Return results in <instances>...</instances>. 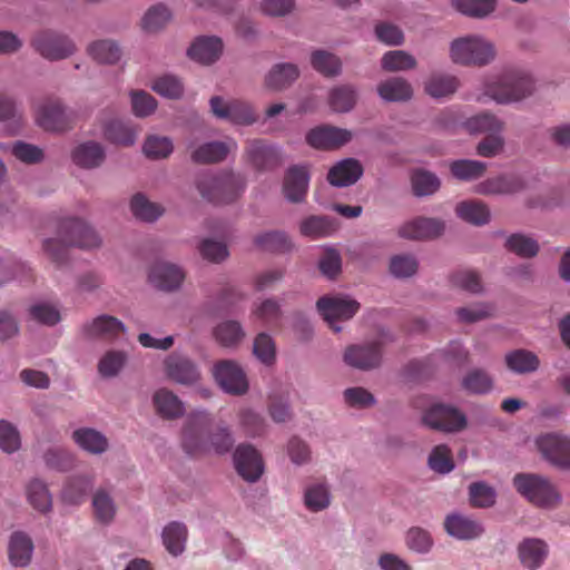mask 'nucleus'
<instances>
[{
    "instance_id": "nucleus-1",
    "label": "nucleus",
    "mask_w": 570,
    "mask_h": 570,
    "mask_svg": "<svg viewBox=\"0 0 570 570\" xmlns=\"http://www.w3.org/2000/svg\"><path fill=\"white\" fill-rule=\"evenodd\" d=\"M234 443L230 430L225 425L215 424L206 411L190 413L185 422L181 446L189 455L225 454L233 449Z\"/></svg>"
},
{
    "instance_id": "nucleus-2",
    "label": "nucleus",
    "mask_w": 570,
    "mask_h": 570,
    "mask_svg": "<svg viewBox=\"0 0 570 570\" xmlns=\"http://www.w3.org/2000/svg\"><path fill=\"white\" fill-rule=\"evenodd\" d=\"M57 237L43 242V252L52 263L61 266L67 261L68 248L71 246L89 249L100 246L98 234L82 219L68 217L57 225Z\"/></svg>"
},
{
    "instance_id": "nucleus-3",
    "label": "nucleus",
    "mask_w": 570,
    "mask_h": 570,
    "mask_svg": "<svg viewBox=\"0 0 570 570\" xmlns=\"http://www.w3.org/2000/svg\"><path fill=\"white\" fill-rule=\"evenodd\" d=\"M197 188L203 196L214 204H228L234 202L245 188L240 175L223 171L217 175L204 174L197 181Z\"/></svg>"
},
{
    "instance_id": "nucleus-4",
    "label": "nucleus",
    "mask_w": 570,
    "mask_h": 570,
    "mask_svg": "<svg viewBox=\"0 0 570 570\" xmlns=\"http://www.w3.org/2000/svg\"><path fill=\"white\" fill-rule=\"evenodd\" d=\"M515 490L532 504L540 508H554L561 497L546 478L532 473H518L513 478Z\"/></svg>"
},
{
    "instance_id": "nucleus-5",
    "label": "nucleus",
    "mask_w": 570,
    "mask_h": 570,
    "mask_svg": "<svg viewBox=\"0 0 570 570\" xmlns=\"http://www.w3.org/2000/svg\"><path fill=\"white\" fill-rule=\"evenodd\" d=\"M451 58L455 63L483 66L494 59L492 43L478 36L455 39L451 43Z\"/></svg>"
},
{
    "instance_id": "nucleus-6",
    "label": "nucleus",
    "mask_w": 570,
    "mask_h": 570,
    "mask_svg": "<svg viewBox=\"0 0 570 570\" xmlns=\"http://www.w3.org/2000/svg\"><path fill=\"white\" fill-rule=\"evenodd\" d=\"M533 91V80L524 71H513L503 76L494 85L488 87L487 94L500 104L519 101Z\"/></svg>"
},
{
    "instance_id": "nucleus-7",
    "label": "nucleus",
    "mask_w": 570,
    "mask_h": 570,
    "mask_svg": "<svg viewBox=\"0 0 570 570\" xmlns=\"http://www.w3.org/2000/svg\"><path fill=\"white\" fill-rule=\"evenodd\" d=\"M423 423L430 429L455 433L464 430L468 425L466 416L459 409L445 405L433 404L423 414Z\"/></svg>"
},
{
    "instance_id": "nucleus-8",
    "label": "nucleus",
    "mask_w": 570,
    "mask_h": 570,
    "mask_svg": "<svg viewBox=\"0 0 570 570\" xmlns=\"http://www.w3.org/2000/svg\"><path fill=\"white\" fill-rule=\"evenodd\" d=\"M31 45L41 57L51 61L66 59L76 51L71 39L53 31L37 33Z\"/></svg>"
},
{
    "instance_id": "nucleus-9",
    "label": "nucleus",
    "mask_w": 570,
    "mask_h": 570,
    "mask_svg": "<svg viewBox=\"0 0 570 570\" xmlns=\"http://www.w3.org/2000/svg\"><path fill=\"white\" fill-rule=\"evenodd\" d=\"M316 306L334 332L341 331V327L335 324L337 321H347L360 309L357 301L342 296H323L317 301Z\"/></svg>"
},
{
    "instance_id": "nucleus-10",
    "label": "nucleus",
    "mask_w": 570,
    "mask_h": 570,
    "mask_svg": "<svg viewBox=\"0 0 570 570\" xmlns=\"http://www.w3.org/2000/svg\"><path fill=\"white\" fill-rule=\"evenodd\" d=\"M36 119L45 130L65 131L71 128L75 114L66 109L59 99L50 98L39 106Z\"/></svg>"
},
{
    "instance_id": "nucleus-11",
    "label": "nucleus",
    "mask_w": 570,
    "mask_h": 570,
    "mask_svg": "<svg viewBox=\"0 0 570 570\" xmlns=\"http://www.w3.org/2000/svg\"><path fill=\"white\" fill-rule=\"evenodd\" d=\"M213 374L218 385L233 395L245 394L248 382L243 368L232 360H223L214 365Z\"/></svg>"
},
{
    "instance_id": "nucleus-12",
    "label": "nucleus",
    "mask_w": 570,
    "mask_h": 570,
    "mask_svg": "<svg viewBox=\"0 0 570 570\" xmlns=\"http://www.w3.org/2000/svg\"><path fill=\"white\" fill-rule=\"evenodd\" d=\"M210 110L219 119H226L236 125H252L256 121L253 107L243 100L224 101L215 96L210 98Z\"/></svg>"
},
{
    "instance_id": "nucleus-13",
    "label": "nucleus",
    "mask_w": 570,
    "mask_h": 570,
    "mask_svg": "<svg viewBox=\"0 0 570 570\" xmlns=\"http://www.w3.org/2000/svg\"><path fill=\"white\" fill-rule=\"evenodd\" d=\"M537 445L546 460L556 466L570 469V438L549 433L537 440Z\"/></svg>"
},
{
    "instance_id": "nucleus-14",
    "label": "nucleus",
    "mask_w": 570,
    "mask_h": 570,
    "mask_svg": "<svg viewBox=\"0 0 570 570\" xmlns=\"http://www.w3.org/2000/svg\"><path fill=\"white\" fill-rule=\"evenodd\" d=\"M237 473L247 482H256L264 473L261 453L250 444H239L234 452Z\"/></svg>"
},
{
    "instance_id": "nucleus-15",
    "label": "nucleus",
    "mask_w": 570,
    "mask_h": 570,
    "mask_svg": "<svg viewBox=\"0 0 570 570\" xmlns=\"http://www.w3.org/2000/svg\"><path fill=\"white\" fill-rule=\"evenodd\" d=\"M344 361L358 370L375 368L382 361V343L374 341L366 344L351 345L344 353Z\"/></svg>"
},
{
    "instance_id": "nucleus-16",
    "label": "nucleus",
    "mask_w": 570,
    "mask_h": 570,
    "mask_svg": "<svg viewBox=\"0 0 570 570\" xmlns=\"http://www.w3.org/2000/svg\"><path fill=\"white\" fill-rule=\"evenodd\" d=\"M352 132L347 129L334 126H321L308 131L306 141L316 149H336L352 139Z\"/></svg>"
},
{
    "instance_id": "nucleus-17",
    "label": "nucleus",
    "mask_w": 570,
    "mask_h": 570,
    "mask_svg": "<svg viewBox=\"0 0 570 570\" xmlns=\"http://www.w3.org/2000/svg\"><path fill=\"white\" fill-rule=\"evenodd\" d=\"M309 184V173L306 166H292L287 169L283 190L287 200L291 203L304 202Z\"/></svg>"
},
{
    "instance_id": "nucleus-18",
    "label": "nucleus",
    "mask_w": 570,
    "mask_h": 570,
    "mask_svg": "<svg viewBox=\"0 0 570 570\" xmlns=\"http://www.w3.org/2000/svg\"><path fill=\"white\" fill-rule=\"evenodd\" d=\"M363 166L355 158H345L332 166L327 173V181L334 187L354 185L363 175Z\"/></svg>"
},
{
    "instance_id": "nucleus-19",
    "label": "nucleus",
    "mask_w": 570,
    "mask_h": 570,
    "mask_svg": "<svg viewBox=\"0 0 570 570\" xmlns=\"http://www.w3.org/2000/svg\"><path fill=\"white\" fill-rule=\"evenodd\" d=\"M165 368L167 376L179 384H194L200 377L197 366L183 355L170 354L165 360Z\"/></svg>"
},
{
    "instance_id": "nucleus-20",
    "label": "nucleus",
    "mask_w": 570,
    "mask_h": 570,
    "mask_svg": "<svg viewBox=\"0 0 570 570\" xmlns=\"http://www.w3.org/2000/svg\"><path fill=\"white\" fill-rule=\"evenodd\" d=\"M444 230V224L438 219L419 217L403 224L399 235L403 238L421 240L440 236Z\"/></svg>"
},
{
    "instance_id": "nucleus-21",
    "label": "nucleus",
    "mask_w": 570,
    "mask_h": 570,
    "mask_svg": "<svg viewBox=\"0 0 570 570\" xmlns=\"http://www.w3.org/2000/svg\"><path fill=\"white\" fill-rule=\"evenodd\" d=\"M245 153L250 164L259 170L274 168L281 163L278 150L264 140L248 141Z\"/></svg>"
},
{
    "instance_id": "nucleus-22",
    "label": "nucleus",
    "mask_w": 570,
    "mask_h": 570,
    "mask_svg": "<svg viewBox=\"0 0 570 570\" xmlns=\"http://www.w3.org/2000/svg\"><path fill=\"white\" fill-rule=\"evenodd\" d=\"M524 181L517 175H500L480 183L475 190L481 195H511L521 191Z\"/></svg>"
},
{
    "instance_id": "nucleus-23",
    "label": "nucleus",
    "mask_w": 570,
    "mask_h": 570,
    "mask_svg": "<svg viewBox=\"0 0 570 570\" xmlns=\"http://www.w3.org/2000/svg\"><path fill=\"white\" fill-rule=\"evenodd\" d=\"M222 52L223 41L220 38L214 36L198 37L188 49L190 59L202 65L215 62L220 57Z\"/></svg>"
},
{
    "instance_id": "nucleus-24",
    "label": "nucleus",
    "mask_w": 570,
    "mask_h": 570,
    "mask_svg": "<svg viewBox=\"0 0 570 570\" xmlns=\"http://www.w3.org/2000/svg\"><path fill=\"white\" fill-rule=\"evenodd\" d=\"M185 278L184 272L169 263L155 264L149 273V281L163 291H174L180 286Z\"/></svg>"
},
{
    "instance_id": "nucleus-25",
    "label": "nucleus",
    "mask_w": 570,
    "mask_h": 570,
    "mask_svg": "<svg viewBox=\"0 0 570 570\" xmlns=\"http://www.w3.org/2000/svg\"><path fill=\"white\" fill-rule=\"evenodd\" d=\"M444 529L451 537L459 540H473L483 533V528L479 522L461 514L448 515Z\"/></svg>"
},
{
    "instance_id": "nucleus-26",
    "label": "nucleus",
    "mask_w": 570,
    "mask_h": 570,
    "mask_svg": "<svg viewBox=\"0 0 570 570\" xmlns=\"http://www.w3.org/2000/svg\"><path fill=\"white\" fill-rule=\"evenodd\" d=\"M72 161L81 168L92 169L99 167L105 158L104 147L96 141H87L78 145L71 153Z\"/></svg>"
},
{
    "instance_id": "nucleus-27",
    "label": "nucleus",
    "mask_w": 570,
    "mask_h": 570,
    "mask_svg": "<svg viewBox=\"0 0 570 570\" xmlns=\"http://www.w3.org/2000/svg\"><path fill=\"white\" fill-rule=\"evenodd\" d=\"M377 94L384 101L404 102L412 98L413 89L406 79L392 77L377 85Z\"/></svg>"
},
{
    "instance_id": "nucleus-28",
    "label": "nucleus",
    "mask_w": 570,
    "mask_h": 570,
    "mask_svg": "<svg viewBox=\"0 0 570 570\" xmlns=\"http://www.w3.org/2000/svg\"><path fill=\"white\" fill-rule=\"evenodd\" d=\"M153 403L157 414L167 420L180 417L185 412L184 403L168 389L156 391Z\"/></svg>"
},
{
    "instance_id": "nucleus-29",
    "label": "nucleus",
    "mask_w": 570,
    "mask_h": 570,
    "mask_svg": "<svg viewBox=\"0 0 570 570\" xmlns=\"http://www.w3.org/2000/svg\"><path fill=\"white\" fill-rule=\"evenodd\" d=\"M137 132L136 126L129 120L112 119L104 127V136L108 141L125 147L134 145Z\"/></svg>"
},
{
    "instance_id": "nucleus-30",
    "label": "nucleus",
    "mask_w": 570,
    "mask_h": 570,
    "mask_svg": "<svg viewBox=\"0 0 570 570\" xmlns=\"http://www.w3.org/2000/svg\"><path fill=\"white\" fill-rule=\"evenodd\" d=\"M83 331L90 337L114 340L125 332V326L114 316L101 315L86 324Z\"/></svg>"
},
{
    "instance_id": "nucleus-31",
    "label": "nucleus",
    "mask_w": 570,
    "mask_h": 570,
    "mask_svg": "<svg viewBox=\"0 0 570 570\" xmlns=\"http://www.w3.org/2000/svg\"><path fill=\"white\" fill-rule=\"evenodd\" d=\"M75 443L86 452L101 454L108 450V439L91 428H80L72 432Z\"/></svg>"
},
{
    "instance_id": "nucleus-32",
    "label": "nucleus",
    "mask_w": 570,
    "mask_h": 570,
    "mask_svg": "<svg viewBox=\"0 0 570 570\" xmlns=\"http://www.w3.org/2000/svg\"><path fill=\"white\" fill-rule=\"evenodd\" d=\"M518 550L521 563L530 570L539 568L548 553L547 544L540 539H524Z\"/></svg>"
},
{
    "instance_id": "nucleus-33",
    "label": "nucleus",
    "mask_w": 570,
    "mask_h": 570,
    "mask_svg": "<svg viewBox=\"0 0 570 570\" xmlns=\"http://www.w3.org/2000/svg\"><path fill=\"white\" fill-rule=\"evenodd\" d=\"M299 76V70L294 63H277L265 78V85L272 90H283L291 86Z\"/></svg>"
},
{
    "instance_id": "nucleus-34",
    "label": "nucleus",
    "mask_w": 570,
    "mask_h": 570,
    "mask_svg": "<svg viewBox=\"0 0 570 570\" xmlns=\"http://www.w3.org/2000/svg\"><path fill=\"white\" fill-rule=\"evenodd\" d=\"M32 551L33 544L27 534L16 532L11 535L9 543V559L14 567L27 566L31 560Z\"/></svg>"
},
{
    "instance_id": "nucleus-35",
    "label": "nucleus",
    "mask_w": 570,
    "mask_h": 570,
    "mask_svg": "<svg viewBox=\"0 0 570 570\" xmlns=\"http://www.w3.org/2000/svg\"><path fill=\"white\" fill-rule=\"evenodd\" d=\"M87 53L98 63L114 65L121 58V49L114 40L105 39L91 42Z\"/></svg>"
},
{
    "instance_id": "nucleus-36",
    "label": "nucleus",
    "mask_w": 570,
    "mask_h": 570,
    "mask_svg": "<svg viewBox=\"0 0 570 570\" xmlns=\"http://www.w3.org/2000/svg\"><path fill=\"white\" fill-rule=\"evenodd\" d=\"M230 147L223 141H210L200 145L191 153V160L197 164H213L223 161Z\"/></svg>"
},
{
    "instance_id": "nucleus-37",
    "label": "nucleus",
    "mask_w": 570,
    "mask_h": 570,
    "mask_svg": "<svg viewBox=\"0 0 570 570\" xmlns=\"http://www.w3.org/2000/svg\"><path fill=\"white\" fill-rule=\"evenodd\" d=\"M187 540V528L184 523L174 521L166 525L163 530V542L166 550L173 554L178 556L185 550Z\"/></svg>"
},
{
    "instance_id": "nucleus-38",
    "label": "nucleus",
    "mask_w": 570,
    "mask_h": 570,
    "mask_svg": "<svg viewBox=\"0 0 570 570\" xmlns=\"http://www.w3.org/2000/svg\"><path fill=\"white\" fill-rule=\"evenodd\" d=\"M459 87V80L451 75L434 73L425 82V92L433 98L453 95Z\"/></svg>"
},
{
    "instance_id": "nucleus-39",
    "label": "nucleus",
    "mask_w": 570,
    "mask_h": 570,
    "mask_svg": "<svg viewBox=\"0 0 570 570\" xmlns=\"http://www.w3.org/2000/svg\"><path fill=\"white\" fill-rule=\"evenodd\" d=\"M17 278L20 283L33 281V274L30 267L11 257L0 259V285Z\"/></svg>"
},
{
    "instance_id": "nucleus-40",
    "label": "nucleus",
    "mask_w": 570,
    "mask_h": 570,
    "mask_svg": "<svg viewBox=\"0 0 570 570\" xmlns=\"http://www.w3.org/2000/svg\"><path fill=\"white\" fill-rule=\"evenodd\" d=\"M450 171L452 176L459 180H475L484 175L487 164L472 159H459L450 164Z\"/></svg>"
},
{
    "instance_id": "nucleus-41",
    "label": "nucleus",
    "mask_w": 570,
    "mask_h": 570,
    "mask_svg": "<svg viewBox=\"0 0 570 570\" xmlns=\"http://www.w3.org/2000/svg\"><path fill=\"white\" fill-rule=\"evenodd\" d=\"M465 128L471 134H499L503 130V122L493 114L481 112L470 117Z\"/></svg>"
},
{
    "instance_id": "nucleus-42",
    "label": "nucleus",
    "mask_w": 570,
    "mask_h": 570,
    "mask_svg": "<svg viewBox=\"0 0 570 570\" xmlns=\"http://www.w3.org/2000/svg\"><path fill=\"white\" fill-rule=\"evenodd\" d=\"M357 100V92L351 85H341L331 90L328 104L336 112H347L352 110Z\"/></svg>"
},
{
    "instance_id": "nucleus-43",
    "label": "nucleus",
    "mask_w": 570,
    "mask_h": 570,
    "mask_svg": "<svg viewBox=\"0 0 570 570\" xmlns=\"http://www.w3.org/2000/svg\"><path fill=\"white\" fill-rule=\"evenodd\" d=\"M455 212L460 218L473 225H483L490 219L488 206L479 200L462 202L458 204Z\"/></svg>"
},
{
    "instance_id": "nucleus-44",
    "label": "nucleus",
    "mask_w": 570,
    "mask_h": 570,
    "mask_svg": "<svg viewBox=\"0 0 570 570\" xmlns=\"http://www.w3.org/2000/svg\"><path fill=\"white\" fill-rule=\"evenodd\" d=\"M507 366L515 373H530L539 367L538 356L525 350H515L505 356Z\"/></svg>"
},
{
    "instance_id": "nucleus-45",
    "label": "nucleus",
    "mask_w": 570,
    "mask_h": 570,
    "mask_svg": "<svg viewBox=\"0 0 570 570\" xmlns=\"http://www.w3.org/2000/svg\"><path fill=\"white\" fill-rule=\"evenodd\" d=\"M335 228L334 222L324 216H309L299 225L301 234L311 238L328 236Z\"/></svg>"
},
{
    "instance_id": "nucleus-46",
    "label": "nucleus",
    "mask_w": 570,
    "mask_h": 570,
    "mask_svg": "<svg viewBox=\"0 0 570 570\" xmlns=\"http://www.w3.org/2000/svg\"><path fill=\"white\" fill-rule=\"evenodd\" d=\"M416 65V59L403 50L387 51L381 60L382 69L387 72L411 70L414 69Z\"/></svg>"
},
{
    "instance_id": "nucleus-47",
    "label": "nucleus",
    "mask_w": 570,
    "mask_h": 570,
    "mask_svg": "<svg viewBox=\"0 0 570 570\" xmlns=\"http://www.w3.org/2000/svg\"><path fill=\"white\" fill-rule=\"evenodd\" d=\"M255 245L267 252L285 253L291 250L292 243L284 232H267L254 238Z\"/></svg>"
},
{
    "instance_id": "nucleus-48",
    "label": "nucleus",
    "mask_w": 570,
    "mask_h": 570,
    "mask_svg": "<svg viewBox=\"0 0 570 570\" xmlns=\"http://www.w3.org/2000/svg\"><path fill=\"white\" fill-rule=\"evenodd\" d=\"M216 341L225 347H234L245 336L240 324L236 321H226L218 324L214 330Z\"/></svg>"
},
{
    "instance_id": "nucleus-49",
    "label": "nucleus",
    "mask_w": 570,
    "mask_h": 570,
    "mask_svg": "<svg viewBox=\"0 0 570 570\" xmlns=\"http://www.w3.org/2000/svg\"><path fill=\"white\" fill-rule=\"evenodd\" d=\"M313 68L325 77H334L341 72L342 62L338 57L326 50H316L311 56Z\"/></svg>"
},
{
    "instance_id": "nucleus-50",
    "label": "nucleus",
    "mask_w": 570,
    "mask_h": 570,
    "mask_svg": "<svg viewBox=\"0 0 570 570\" xmlns=\"http://www.w3.org/2000/svg\"><path fill=\"white\" fill-rule=\"evenodd\" d=\"M95 518L104 524L110 523L116 514V505L110 494L105 490H98L92 498Z\"/></svg>"
},
{
    "instance_id": "nucleus-51",
    "label": "nucleus",
    "mask_w": 570,
    "mask_h": 570,
    "mask_svg": "<svg viewBox=\"0 0 570 570\" xmlns=\"http://www.w3.org/2000/svg\"><path fill=\"white\" fill-rule=\"evenodd\" d=\"M92 481L87 476L70 479L62 490V500L69 504H79L83 501Z\"/></svg>"
},
{
    "instance_id": "nucleus-52",
    "label": "nucleus",
    "mask_w": 570,
    "mask_h": 570,
    "mask_svg": "<svg viewBox=\"0 0 570 570\" xmlns=\"http://www.w3.org/2000/svg\"><path fill=\"white\" fill-rule=\"evenodd\" d=\"M454 6L465 16L485 18L495 10L497 0H455Z\"/></svg>"
},
{
    "instance_id": "nucleus-53",
    "label": "nucleus",
    "mask_w": 570,
    "mask_h": 570,
    "mask_svg": "<svg viewBox=\"0 0 570 570\" xmlns=\"http://www.w3.org/2000/svg\"><path fill=\"white\" fill-rule=\"evenodd\" d=\"M130 207L134 216L145 222H154L163 214V208L158 204L150 203L141 194L132 197Z\"/></svg>"
},
{
    "instance_id": "nucleus-54",
    "label": "nucleus",
    "mask_w": 570,
    "mask_h": 570,
    "mask_svg": "<svg viewBox=\"0 0 570 570\" xmlns=\"http://www.w3.org/2000/svg\"><path fill=\"white\" fill-rule=\"evenodd\" d=\"M28 500L30 504L40 512L50 510L52 500L47 485L40 480H33L27 489Z\"/></svg>"
},
{
    "instance_id": "nucleus-55",
    "label": "nucleus",
    "mask_w": 570,
    "mask_h": 570,
    "mask_svg": "<svg viewBox=\"0 0 570 570\" xmlns=\"http://www.w3.org/2000/svg\"><path fill=\"white\" fill-rule=\"evenodd\" d=\"M429 466L438 473L445 474L454 469L450 448L445 444L436 445L429 455Z\"/></svg>"
},
{
    "instance_id": "nucleus-56",
    "label": "nucleus",
    "mask_w": 570,
    "mask_h": 570,
    "mask_svg": "<svg viewBox=\"0 0 570 570\" xmlns=\"http://www.w3.org/2000/svg\"><path fill=\"white\" fill-rule=\"evenodd\" d=\"M142 149L148 158L161 159L173 153L174 146L168 137L151 135L145 140Z\"/></svg>"
},
{
    "instance_id": "nucleus-57",
    "label": "nucleus",
    "mask_w": 570,
    "mask_h": 570,
    "mask_svg": "<svg viewBox=\"0 0 570 570\" xmlns=\"http://www.w3.org/2000/svg\"><path fill=\"white\" fill-rule=\"evenodd\" d=\"M412 187L416 196H428L440 187V179L426 170H416L412 175Z\"/></svg>"
},
{
    "instance_id": "nucleus-58",
    "label": "nucleus",
    "mask_w": 570,
    "mask_h": 570,
    "mask_svg": "<svg viewBox=\"0 0 570 570\" xmlns=\"http://www.w3.org/2000/svg\"><path fill=\"white\" fill-rule=\"evenodd\" d=\"M171 13L163 4L151 7L142 18V28L148 32H156L170 20Z\"/></svg>"
},
{
    "instance_id": "nucleus-59",
    "label": "nucleus",
    "mask_w": 570,
    "mask_h": 570,
    "mask_svg": "<svg viewBox=\"0 0 570 570\" xmlns=\"http://www.w3.org/2000/svg\"><path fill=\"white\" fill-rule=\"evenodd\" d=\"M509 250L515 253L521 257H533L539 252L537 240L522 234H513L507 240Z\"/></svg>"
},
{
    "instance_id": "nucleus-60",
    "label": "nucleus",
    "mask_w": 570,
    "mask_h": 570,
    "mask_svg": "<svg viewBox=\"0 0 570 570\" xmlns=\"http://www.w3.org/2000/svg\"><path fill=\"white\" fill-rule=\"evenodd\" d=\"M153 90L163 97L177 99L184 92V85L177 77L164 75L154 81Z\"/></svg>"
},
{
    "instance_id": "nucleus-61",
    "label": "nucleus",
    "mask_w": 570,
    "mask_h": 570,
    "mask_svg": "<svg viewBox=\"0 0 570 570\" xmlns=\"http://www.w3.org/2000/svg\"><path fill=\"white\" fill-rule=\"evenodd\" d=\"M417 267L416 258L407 254L396 255L390 262V272L397 278L411 277L416 273Z\"/></svg>"
},
{
    "instance_id": "nucleus-62",
    "label": "nucleus",
    "mask_w": 570,
    "mask_h": 570,
    "mask_svg": "<svg viewBox=\"0 0 570 570\" xmlns=\"http://www.w3.org/2000/svg\"><path fill=\"white\" fill-rule=\"evenodd\" d=\"M470 501L473 507L489 508L495 502V491L484 482H474L469 487Z\"/></svg>"
},
{
    "instance_id": "nucleus-63",
    "label": "nucleus",
    "mask_w": 570,
    "mask_h": 570,
    "mask_svg": "<svg viewBox=\"0 0 570 570\" xmlns=\"http://www.w3.org/2000/svg\"><path fill=\"white\" fill-rule=\"evenodd\" d=\"M321 273L330 279H334L342 271V257L338 250L325 248L318 261Z\"/></svg>"
},
{
    "instance_id": "nucleus-64",
    "label": "nucleus",
    "mask_w": 570,
    "mask_h": 570,
    "mask_svg": "<svg viewBox=\"0 0 570 570\" xmlns=\"http://www.w3.org/2000/svg\"><path fill=\"white\" fill-rule=\"evenodd\" d=\"M253 352L262 363L266 365L273 364L276 355L273 338L266 333L258 334L254 341Z\"/></svg>"
}]
</instances>
